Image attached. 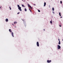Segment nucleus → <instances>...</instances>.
I'll return each mask as SVG.
<instances>
[{
	"label": "nucleus",
	"instance_id": "11",
	"mask_svg": "<svg viewBox=\"0 0 63 63\" xmlns=\"http://www.w3.org/2000/svg\"><path fill=\"white\" fill-rule=\"evenodd\" d=\"M25 12H26V11H27V9L25 8Z\"/></svg>",
	"mask_w": 63,
	"mask_h": 63
},
{
	"label": "nucleus",
	"instance_id": "8",
	"mask_svg": "<svg viewBox=\"0 0 63 63\" xmlns=\"http://www.w3.org/2000/svg\"><path fill=\"white\" fill-rule=\"evenodd\" d=\"M46 5V2H45L44 3V7Z\"/></svg>",
	"mask_w": 63,
	"mask_h": 63
},
{
	"label": "nucleus",
	"instance_id": "23",
	"mask_svg": "<svg viewBox=\"0 0 63 63\" xmlns=\"http://www.w3.org/2000/svg\"><path fill=\"white\" fill-rule=\"evenodd\" d=\"M22 20L23 21H25V20Z\"/></svg>",
	"mask_w": 63,
	"mask_h": 63
},
{
	"label": "nucleus",
	"instance_id": "27",
	"mask_svg": "<svg viewBox=\"0 0 63 63\" xmlns=\"http://www.w3.org/2000/svg\"><path fill=\"white\" fill-rule=\"evenodd\" d=\"M60 27H61V25H60Z\"/></svg>",
	"mask_w": 63,
	"mask_h": 63
},
{
	"label": "nucleus",
	"instance_id": "7",
	"mask_svg": "<svg viewBox=\"0 0 63 63\" xmlns=\"http://www.w3.org/2000/svg\"><path fill=\"white\" fill-rule=\"evenodd\" d=\"M11 34L13 37H14V33H13V32H12Z\"/></svg>",
	"mask_w": 63,
	"mask_h": 63
},
{
	"label": "nucleus",
	"instance_id": "16",
	"mask_svg": "<svg viewBox=\"0 0 63 63\" xmlns=\"http://www.w3.org/2000/svg\"><path fill=\"white\" fill-rule=\"evenodd\" d=\"M29 10H30V11L31 12H32V11L30 9H29Z\"/></svg>",
	"mask_w": 63,
	"mask_h": 63
},
{
	"label": "nucleus",
	"instance_id": "31",
	"mask_svg": "<svg viewBox=\"0 0 63 63\" xmlns=\"http://www.w3.org/2000/svg\"><path fill=\"white\" fill-rule=\"evenodd\" d=\"M22 1H23V0H22Z\"/></svg>",
	"mask_w": 63,
	"mask_h": 63
},
{
	"label": "nucleus",
	"instance_id": "28",
	"mask_svg": "<svg viewBox=\"0 0 63 63\" xmlns=\"http://www.w3.org/2000/svg\"><path fill=\"white\" fill-rule=\"evenodd\" d=\"M61 18H62V17L61 16Z\"/></svg>",
	"mask_w": 63,
	"mask_h": 63
},
{
	"label": "nucleus",
	"instance_id": "26",
	"mask_svg": "<svg viewBox=\"0 0 63 63\" xmlns=\"http://www.w3.org/2000/svg\"><path fill=\"white\" fill-rule=\"evenodd\" d=\"M58 40H59V41H60V39H58Z\"/></svg>",
	"mask_w": 63,
	"mask_h": 63
},
{
	"label": "nucleus",
	"instance_id": "3",
	"mask_svg": "<svg viewBox=\"0 0 63 63\" xmlns=\"http://www.w3.org/2000/svg\"><path fill=\"white\" fill-rule=\"evenodd\" d=\"M28 7H29V8H30L31 9H32V7H31V6H30L29 4H28Z\"/></svg>",
	"mask_w": 63,
	"mask_h": 63
},
{
	"label": "nucleus",
	"instance_id": "19",
	"mask_svg": "<svg viewBox=\"0 0 63 63\" xmlns=\"http://www.w3.org/2000/svg\"><path fill=\"white\" fill-rule=\"evenodd\" d=\"M60 3L61 4H62V1H60Z\"/></svg>",
	"mask_w": 63,
	"mask_h": 63
},
{
	"label": "nucleus",
	"instance_id": "2",
	"mask_svg": "<svg viewBox=\"0 0 63 63\" xmlns=\"http://www.w3.org/2000/svg\"><path fill=\"white\" fill-rule=\"evenodd\" d=\"M47 63H50V62H51V60H47Z\"/></svg>",
	"mask_w": 63,
	"mask_h": 63
},
{
	"label": "nucleus",
	"instance_id": "14",
	"mask_svg": "<svg viewBox=\"0 0 63 63\" xmlns=\"http://www.w3.org/2000/svg\"><path fill=\"white\" fill-rule=\"evenodd\" d=\"M60 44H61V43H60V41H59V44L60 45Z\"/></svg>",
	"mask_w": 63,
	"mask_h": 63
},
{
	"label": "nucleus",
	"instance_id": "1",
	"mask_svg": "<svg viewBox=\"0 0 63 63\" xmlns=\"http://www.w3.org/2000/svg\"><path fill=\"white\" fill-rule=\"evenodd\" d=\"M57 46L58 49H60V48H61V47H60V46L59 45H58Z\"/></svg>",
	"mask_w": 63,
	"mask_h": 63
},
{
	"label": "nucleus",
	"instance_id": "18",
	"mask_svg": "<svg viewBox=\"0 0 63 63\" xmlns=\"http://www.w3.org/2000/svg\"><path fill=\"white\" fill-rule=\"evenodd\" d=\"M22 7H24V5H23V4L22 5Z\"/></svg>",
	"mask_w": 63,
	"mask_h": 63
},
{
	"label": "nucleus",
	"instance_id": "17",
	"mask_svg": "<svg viewBox=\"0 0 63 63\" xmlns=\"http://www.w3.org/2000/svg\"><path fill=\"white\" fill-rule=\"evenodd\" d=\"M50 23H51V24H52V21H50Z\"/></svg>",
	"mask_w": 63,
	"mask_h": 63
},
{
	"label": "nucleus",
	"instance_id": "15",
	"mask_svg": "<svg viewBox=\"0 0 63 63\" xmlns=\"http://www.w3.org/2000/svg\"><path fill=\"white\" fill-rule=\"evenodd\" d=\"M17 7H18V8H19V7H20L19 6V5H17Z\"/></svg>",
	"mask_w": 63,
	"mask_h": 63
},
{
	"label": "nucleus",
	"instance_id": "30",
	"mask_svg": "<svg viewBox=\"0 0 63 63\" xmlns=\"http://www.w3.org/2000/svg\"><path fill=\"white\" fill-rule=\"evenodd\" d=\"M1 7H0V8L1 9Z\"/></svg>",
	"mask_w": 63,
	"mask_h": 63
},
{
	"label": "nucleus",
	"instance_id": "9",
	"mask_svg": "<svg viewBox=\"0 0 63 63\" xmlns=\"http://www.w3.org/2000/svg\"><path fill=\"white\" fill-rule=\"evenodd\" d=\"M9 31L10 32H12V31H11V29H9Z\"/></svg>",
	"mask_w": 63,
	"mask_h": 63
},
{
	"label": "nucleus",
	"instance_id": "22",
	"mask_svg": "<svg viewBox=\"0 0 63 63\" xmlns=\"http://www.w3.org/2000/svg\"><path fill=\"white\" fill-rule=\"evenodd\" d=\"M19 13H20L18 12L17 13V14H18H18H19Z\"/></svg>",
	"mask_w": 63,
	"mask_h": 63
},
{
	"label": "nucleus",
	"instance_id": "4",
	"mask_svg": "<svg viewBox=\"0 0 63 63\" xmlns=\"http://www.w3.org/2000/svg\"><path fill=\"white\" fill-rule=\"evenodd\" d=\"M21 7H18V9L20 11H22V10H21Z\"/></svg>",
	"mask_w": 63,
	"mask_h": 63
},
{
	"label": "nucleus",
	"instance_id": "10",
	"mask_svg": "<svg viewBox=\"0 0 63 63\" xmlns=\"http://www.w3.org/2000/svg\"><path fill=\"white\" fill-rule=\"evenodd\" d=\"M52 10L53 11H54V8L53 7L52 8Z\"/></svg>",
	"mask_w": 63,
	"mask_h": 63
},
{
	"label": "nucleus",
	"instance_id": "6",
	"mask_svg": "<svg viewBox=\"0 0 63 63\" xmlns=\"http://www.w3.org/2000/svg\"><path fill=\"white\" fill-rule=\"evenodd\" d=\"M5 21L6 22H8L9 20H8V19L7 18L5 19Z\"/></svg>",
	"mask_w": 63,
	"mask_h": 63
},
{
	"label": "nucleus",
	"instance_id": "12",
	"mask_svg": "<svg viewBox=\"0 0 63 63\" xmlns=\"http://www.w3.org/2000/svg\"><path fill=\"white\" fill-rule=\"evenodd\" d=\"M16 23H17V22L16 21L14 23V24H16Z\"/></svg>",
	"mask_w": 63,
	"mask_h": 63
},
{
	"label": "nucleus",
	"instance_id": "29",
	"mask_svg": "<svg viewBox=\"0 0 63 63\" xmlns=\"http://www.w3.org/2000/svg\"><path fill=\"white\" fill-rule=\"evenodd\" d=\"M44 31H45V29H44Z\"/></svg>",
	"mask_w": 63,
	"mask_h": 63
},
{
	"label": "nucleus",
	"instance_id": "5",
	"mask_svg": "<svg viewBox=\"0 0 63 63\" xmlns=\"http://www.w3.org/2000/svg\"><path fill=\"white\" fill-rule=\"evenodd\" d=\"M37 47H39V42H37Z\"/></svg>",
	"mask_w": 63,
	"mask_h": 63
},
{
	"label": "nucleus",
	"instance_id": "20",
	"mask_svg": "<svg viewBox=\"0 0 63 63\" xmlns=\"http://www.w3.org/2000/svg\"><path fill=\"white\" fill-rule=\"evenodd\" d=\"M38 12H40V10H38Z\"/></svg>",
	"mask_w": 63,
	"mask_h": 63
},
{
	"label": "nucleus",
	"instance_id": "25",
	"mask_svg": "<svg viewBox=\"0 0 63 63\" xmlns=\"http://www.w3.org/2000/svg\"><path fill=\"white\" fill-rule=\"evenodd\" d=\"M33 5L34 6H35L36 5V4H33Z\"/></svg>",
	"mask_w": 63,
	"mask_h": 63
},
{
	"label": "nucleus",
	"instance_id": "21",
	"mask_svg": "<svg viewBox=\"0 0 63 63\" xmlns=\"http://www.w3.org/2000/svg\"><path fill=\"white\" fill-rule=\"evenodd\" d=\"M9 8H10V10H11V7H9Z\"/></svg>",
	"mask_w": 63,
	"mask_h": 63
},
{
	"label": "nucleus",
	"instance_id": "24",
	"mask_svg": "<svg viewBox=\"0 0 63 63\" xmlns=\"http://www.w3.org/2000/svg\"><path fill=\"white\" fill-rule=\"evenodd\" d=\"M52 13L53 14H54V12H53Z\"/></svg>",
	"mask_w": 63,
	"mask_h": 63
},
{
	"label": "nucleus",
	"instance_id": "13",
	"mask_svg": "<svg viewBox=\"0 0 63 63\" xmlns=\"http://www.w3.org/2000/svg\"><path fill=\"white\" fill-rule=\"evenodd\" d=\"M59 15L60 16H61V13H59Z\"/></svg>",
	"mask_w": 63,
	"mask_h": 63
}]
</instances>
